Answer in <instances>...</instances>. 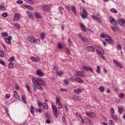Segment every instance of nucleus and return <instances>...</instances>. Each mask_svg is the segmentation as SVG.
<instances>
[{
  "mask_svg": "<svg viewBox=\"0 0 125 125\" xmlns=\"http://www.w3.org/2000/svg\"><path fill=\"white\" fill-rule=\"evenodd\" d=\"M32 81L33 83L32 87H33L35 91H37V89H42V85H43V86L45 85V83L44 81H42V80L40 78H32Z\"/></svg>",
  "mask_w": 125,
  "mask_h": 125,
  "instance_id": "1",
  "label": "nucleus"
},
{
  "mask_svg": "<svg viewBox=\"0 0 125 125\" xmlns=\"http://www.w3.org/2000/svg\"><path fill=\"white\" fill-rule=\"evenodd\" d=\"M109 21L111 24L113 25V26L111 27L112 30H113V32H116V30L118 29V23L120 24L121 26H123L122 23V24H125V20L124 19H117V21H116V20L112 17H110Z\"/></svg>",
  "mask_w": 125,
  "mask_h": 125,
  "instance_id": "2",
  "label": "nucleus"
},
{
  "mask_svg": "<svg viewBox=\"0 0 125 125\" xmlns=\"http://www.w3.org/2000/svg\"><path fill=\"white\" fill-rule=\"evenodd\" d=\"M81 69H82L81 71H77L75 73V76H77L79 78H83L84 77L85 74L87 73L88 70L91 71L92 73H94L93 70H92V68L90 66H83Z\"/></svg>",
  "mask_w": 125,
  "mask_h": 125,
  "instance_id": "3",
  "label": "nucleus"
},
{
  "mask_svg": "<svg viewBox=\"0 0 125 125\" xmlns=\"http://www.w3.org/2000/svg\"><path fill=\"white\" fill-rule=\"evenodd\" d=\"M81 16L83 18V19H86L87 18V13L86 12V10L83 8V10L81 11L80 13Z\"/></svg>",
  "mask_w": 125,
  "mask_h": 125,
  "instance_id": "4",
  "label": "nucleus"
},
{
  "mask_svg": "<svg viewBox=\"0 0 125 125\" xmlns=\"http://www.w3.org/2000/svg\"><path fill=\"white\" fill-rule=\"evenodd\" d=\"M52 108L53 109V112L55 118H58V112H57V109L56 108V105H52Z\"/></svg>",
  "mask_w": 125,
  "mask_h": 125,
  "instance_id": "5",
  "label": "nucleus"
},
{
  "mask_svg": "<svg viewBox=\"0 0 125 125\" xmlns=\"http://www.w3.org/2000/svg\"><path fill=\"white\" fill-rule=\"evenodd\" d=\"M27 40L28 42H30L32 43H35V42L36 41V38H35V37L32 35H29L27 36Z\"/></svg>",
  "mask_w": 125,
  "mask_h": 125,
  "instance_id": "6",
  "label": "nucleus"
},
{
  "mask_svg": "<svg viewBox=\"0 0 125 125\" xmlns=\"http://www.w3.org/2000/svg\"><path fill=\"white\" fill-rule=\"evenodd\" d=\"M85 114L86 116L90 117V118H95V117H96V115L95 114H94V113L91 112L90 111L86 112Z\"/></svg>",
  "mask_w": 125,
  "mask_h": 125,
  "instance_id": "7",
  "label": "nucleus"
},
{
  "mask_svg": "<svg viewBox=\"0 0 125 125\" xmlns=\"http://www.w3.org/2000/svg\"><path fill=\"white\" fill-rule=\"evenodd\" d=\"M85 49L86 51H89V52H91V51H94L95 50L94 47L92 46H86L85 47Z\"/></svg>",
  "mask_w": 125,
  "mask_h": 125,
  "instance_id": "8",
  "label": "nucleus"
},
{
  "mask_svg": "<svg viewBox=\"0 0 125 125\" xmlns=\"http://www.w3.org/2000/svg\"><path fill=\"white\" fill-rule=\"evenodd\" d=\"M42 8L44 11H47V12H48V11H50V9L49 8V7L48 5H43L42 6Z\"/></svg>",
  "mask_w": 125,
  "mask_h": 125,
  "instance_id": "9",
  "label": "nucleus"
},
{
  "mask_svg": "<svg viewBox=\"0 0 125 125\" xmlns=\"http://www.w3.org/2000/svg\"><path fill=\"white\" fill-rule=\"evenodd\" d=\"M96 52L98 55H103L104 54V51H103V49L102 48L97 49Z\"/></svg>",
  "mask_w": 125,
  "mask_h": 125,
  "instance_id": "10",
  "label": "nucleus"
},
{
  "mask_svg": "<svg viewBox=\"0 0 125 125\" xmlns=\"http://www.w3.org/2000/svg\"><path fill=\"white\" fill-rule=\"evenodd\" d=\"M79 37L80 38V40L83 42H87V39L83 36H82L81 34H79Z\"/></svg>",
  "mask_w": 125,
  "mask_h": 125,
  "instance_id": "11",
  "label": "nucleus"
},
{
  "mask_svg": "<svg viewBox=\"0 0 125 125\" xmlns=\"http://www.w3.org/2000/svg\"><path fill=\"white\" fill-rule=\"evenodd\" d=\"M20 18V14H15L14 17V21H18Z\"/></svg>",
  "mask_w": 125,
  "mask_h": 125,
  "instance_id": "12",
  "label": "nucleus"
},
{
  "mask_svg": "<svg viewBox=\"0 0 125 125\" xmlns=\"http://www.w3.org/2000/svg\"><path fill=\"white\" fill-rule=\"evenodd\" d=\"M113 63H114V64L116 65V66L119 68H123V66H122L121 63L117 62L116 60H113Z\"/></svg>",
  "mask_w": 125,
  "mask_h": 125,
  "instance_id": "13",
  "label": "nucleus"
},
{
  "mask_svg": "<svg viewBox=\"0 0 125 125\" xmlns=\"http://www.w3.org/2000/svg\"><path fill=\"white\" fill-rule=\"evenodd\" d=\"M37 74L40 77H43V73L42 72V70L41 69L37 70Z\"/></svg>",
  "mask_w": 125,
  "mask_h": 125,
  "instance_id": "14",
  "label": "nucleus"
},
{
  "mask_svg": "<svg viewBox=\"0 0 125 125\" xmlns=\"http://www.w3.org/2000/svg\"><path fill=\"white\" fill-rule=\"evenodd\" d=\"M27 14L28 16H29V18L31 19V20H34V17L33 16V15H32V13L31 12L27 11Z\"/></svg>",
  "mask_w": 125,
  "mask_h": 125,
  "instance_id": "15",
  "label": "nucleus"
},
{
  "mask_svg": "<svg viewBox=\"0 0 125 125\" xmlns=\"http://www.w3.org/2000/svg\"><path fill=\"white\" fill-rule=\"evenodd\" d=\"M25 7L29 10H33V9H34V8H33L32 6L29 5H25Z\"/></svg>",
  "mask_w": 125,
  "mask_h": 125,
  "instance_id": "16",
  "label": "nucleus"
},
{
  "mask_svg": "<svg viewBox=\"0 0 125 125\" xmlns=\"http://www.w3.org/2000/svg\"><path fill=\"white\" fill-rule=\"evenodd\" d=\"M71 9L72 11L74 13V14H76L77 13V12L76 11V6H71Z\"/></svg>",
  "mask_w": 125,
  "mask_h": 125,
  "instance_id": "17",
  "label": "nucleus"
},
{
  "mask_svg": "<svg viewBox=\"0 0 125 125\" xmlns=\"http://www.w3.org/2000/svg\"><path fill=\"white\" fill-rule=\"evenodd\" d=\"M25 2L29 3V4H34V1L32 0H24Z\"/></svg>",
  "mask_w": 125,
  "mask_h": 125,
  "instance_id": "18",
  "label": "nucleus"
},
{
  "mask_svg": "<svg viewBox=\"0 0 125 125\" xmlns=\"http://www.w3.org/2000/svg\"><path fill=\"white\" fill-rule=\"evenodd\" d=\"M8 68H9V69H12L14 67L13 62H10L8 65Z\"/></svg>",
  "mask_w": 125,
  "mask_h": 125,
  "instance_id": "19",
  "label": "nucleus"
},
{
  "mask_svg": "<svg viewBox=\"0 0 125 125\" xmlns=\"http://www.w3.org/2000/svg\"><path fill=\"white\" fill-rule=\"evenodd\" d=\"M75 80H76V82H77V83H83V80L80 78H76Z\"/></svg>",
  "mask_w": 125,
  "mask_h": 125,
  "instance_id": "20",
  "label": "nucleus"
},
{
  "mask_svg": "<svg viewBox=\"0 0 125 125\" xmlns=\"http://www.w3.org/2000/svg\"><path fill=\"white\" fill-rule=\"evenodd\" d=\"M21 99L22 100V102H23V103H24V104H27V102L26 101V97H25L24 96L22 95L21 96Z\"/></svg>",
  "mask_w": 125,
  "mask_h": 125,
  "instance_id": "21",
  "label": "nucleus"
},
{
  "mask_svg": "<svg viewBox=\"0 0 125 125\" xmlns=\"http://www.w3.org/2000/svg\"><path fill=\"white\" fill-rule=\"evenodd\" d=\"M82 92V89H77L74 90V92L75 93H77V94H79V93H81V92Z\"/></svg>",
  "mask_w": 125,
  "mask_h": 125,
  "instance_id": "22",
  "label": "nucleus"
},
{
  "mask_svg": "<svg viewBox=\"0 0 125 125\" xmlns=\"http://www.w3.org/2000/svg\"><path fill=\"white\" fill-rule=\"evenodd\" d=\"M4 41H5V42L8 43V44H11V41H10V40H9V39H7V38H5Z\"/></svg>",
  "mask_w": 125,
  "mask_h": 125,
  "instance_id": "23",
  "label": "nucleus"
},
{
  "mask_svg": "<svg viewBox=\"0 0 125 125\" xmlns=\"http://www.w3.org/2000/svg\"><path fill=\"white\" fill-rule=\"evenodd\" d=\"M80 26L83 32H85V27L83 23H80Z\"/></svg>",
  "mask_w": 125,
  "mask_h": 125,
  "instance_id": "24",
  "label": "nucleus"
},
{
  "mask_svg": "<svg viewBox=\"0 0 125 125\" xmlns=\"http://www.w3.org/2000/svg\"><path fill=\"white\" fill-rule=\"evenodd\" d=\"M35 16L39 19H41V18H42V16H41V14H40V13H39L38 12L35 13Z\"/></svg>",
  "mask_w": 125,
  "mask_h": 125,
  "instance_id": "25",
  "label": "nucleus"
},
{
  "mask_svg": "<svg viewBox=\"0 0 125 125\" xmlns=\"http://www.w3.org/2000/svg\"><path fill=\"white\" fill-rule=\"evenodd\" d=\"M99 89L100 91H101V92H104V90H105L104 87L102 86H100Z\"/></svg>",
  "mask_w": 125,
  "mask_h": 125,
  "instance_id": "26",
  "label": "nucleus"
},
{
  "mask_svg": "<svg viewBox=\"0 0 125 125\" xmlns=\"http://www.w3.org/2000/svg\"><path fill=\"white\" fill-rule=\"evenodd\" d=\"M62 74L63 72H62V71H57V74L58 75V76H59V77H62Z\"/></svg>",
  "mask_w": 125,
  "mask_h": 125,
  "instance_id": "27",
  "label": "nucleus"
},
{
  "mask_svg": "<svg viewBox=\"0 0 125 125\" xmlns=\"http://www.w3.org/2000/svg\"><path fill=\"white\" fill-rule=\"evenodd\" d=\"M1 36H2V37H4V38H6V37L8 36V34H7V33L6 32H2L1 33Z\"/></svg>",
  "mask_w": 125,
  "mask_h": 125,
  "instance_id": "28",
  "label": "nucleus"
},
{
  "mask_svg": "<svg viewBox=\"0 0 125 125\" xmlns=\"http://www.w3.org/2000/svg\"><path fill=\"white\" fill-rule=\"evenodd\" d=\"M111 117L114 121L118 120V117H117V116H116L115 115H111Z\"/></svg>",
  "mask_w": 125,
  "mask_h": 125,
  "instance_id": "29",
  "label": "nucleus"
},
{
  "mask_svg": "<svg viewBox=\"0 0 125 125\" xmlns=\"http://www.w3.org/2000/svg\"><path fill=\"white\" fill-rule=\"evenodd\" d=\"M0 9L1 10H5L6 8L4 5L0 4Z\"/></svg>",
  "mask_w": 125,
  "mask_h": 125,
  "instance_id": "30",
  "label": "nucleus"
},
{
  "mask_svg": "<svg viewBox=\"0 0 125 125\" xmlns=\"http://www.w3.org/2000/svg\"><path fill=\"white\" fill-rule=\"evenodd\" d=\"M40 37L42 40H44V38L45 37V35L43 33H42L40 34Z\"/></svg>",
  "mask_w": 125,
  "mask_h": 125,
  "instance_id": "31",
  "label": "nucleus"
},
{
  "mask_svg": "<svg viewBox=\"0 0 125 125\" xmlns=\"http://www.w3.org/2000/svg\"><path fill=\"white\" fill-rule=\"evenodd\" d=\"M118 112L120 115H122V114H123V108L119 107L118 108Z\"/></svg>",
  "mask_w": 125,
  "mask_h": 125,
  "instance_id": "32",
  "label": "nucleus"
},
{
  "mask_svg": "<svg viewBox=\"0 0 125 125\" xmlns=\"http://www.w3.org/2000/svg\"><path fill=\"white\" fill-rule=\"evenodd\" d=\"M30 113L32 114H34L35 113V111H34V106L33 105H31L30 107Z\"/></svg>",
  "mask_w": 125,
  "mask_h": 125,
  "instance_id": "33",
  "label": "nucleus"
},
{
  "mask_svg": "<svg viewBox=\"0 0 125 125\" xmlns=\"http://www.w3.org/2000/svg\"><path fill=\"white\" fill-rule=\"evenodd\" d=\"M18 95L17 94V91H15L14 92V98H16V99L18 98Z\"/></svg>",
  "mask_w": 125,
  "mask_h": 125,
  "instance_id": "34",
  "label": "nucleus"
},
{
  "mask_svg": "<svg viewBox=\"0 0 125 125\" xmlns=\"http://www.w3.org/2000/svg\"><path fill=\"white\" fill-rule=\"evenodd\" d=\"M43 107H44V109H48V106L47 105V104L44 103L42 104Z\"/></svg>",
  "mask_w": 125,
  "mask_h": 125,
  "instance_id": "35",
  "label": "nucleus"
},
{
  "mask_svg": "<svg viewBox=\"0 0 125 125\" xmlns=\"http://www.w3.org/2000/svg\"><path fill=\"white\" fill-rule=\"evenodd\" d=\"M45 117H46L47 119H48V120H50L51 119V116L50 115L48 114V113H46Z\"/></svg>",
  "mask_w": 125,
  "mask_h": 125,
  "instance_id": "36",
  "label": "nucleus"
},
{
  "mask_svg": "<svg viewBox=\"0 0 125 125\" xmlns=\"http://www.w3.org/2000/svg\"><path fill=\"white\" fill-rule=\"evenodd\" d=\"M125 97V94L124 93H121L119 95V97L120 98H123V97Z\"/></svg>",
  "mask_w": 125,
  "mask_h": 125,
  "instance_id": "37",
  "label": "nucleus"
},
{
  "mask_svg": "<svg viewBox=\"0 0 125 125\" xmlns=\"http://www.w3.org/2000/svg\"><path fill=\"white\" fill-rule=\"evenodd\" d=\"M68 45H69V46H71V45H72V41H71V39L70 38L68 39Z\"/></svg>",
  "mask_w": 125,
  "mask_h": 125,
  "instance_id": "38",
  "label": "nucleus"
},
{
  "mask_svg": "<svg viewBox=\"0 0 125 125\" xmlns=\"http://www.w3.org/2000/svg\"><path fill=\"white\" fill-rule=\"evenodd\" d=\"M96 72L98 74H100V66H97Z\"/></svg>",
  "mask_w": 125,
  "mask_h": 125,
  "instance_id": "39",
  "label": "nucleus"
},
{
  "mask_svg": "<svg viewBox=\"0 0 125 125\" xmlns=\"http://www.w3.org/2000/svg\"><path fill=\"white\" fill-rule=\"evenodd\" d=\"M31 60L33 62H38V60L34 57H31Z\"/></svg>",
  "mask_w": 125,
  "mask_h": 125,
  "instance_id": "40",
  "label": "nucleus"
},
{
  "mask_svg": "<svg viewBox=\"0 0 125 125\" xmlns=\"http://www.w3.org/2000/svg\"><path fill=\"white\" fill-rule=\"evenodd\" d=\"M111 12H113V13H117L118 11L115 8H112L110 9Z\"/></svg>",
  "mask_w": 125,
  "mask_h": 125,
  "instance_id": "41",
  "label": "nucleus"
},
{
  "mask_svg": "<svg viewBox=\"0 0 125 125\" xmlns=\"http://www.w3.org/2000/svg\"><path fill=\"white\" fill-rule=\"evenodd\" d=\"M108 41V42H109V43L112 44L113 43V40L111 39V38H109L108 39H107Z\"/></svg>",
  "mask_w": 125,
  "mask_h": 125,
  "instance_id": "42",
  "label": "nucleus"
},
{
  "mask_svg": "<svg viewBox=\"0 0 125 125\" xmlns=\"http://www.w3.org/2000/svg\"><path fill=\"white\" fill-rule=\"evenodd\" d=\"M4 56V53L2 51H0V57H3Z\"/></svg>",
  "mask_w": 125,
  "mask_h": 125,
  "instance_id": "43",
  "label": "nucleus"
},
{
  "mask_svg": "<svg viewBox=\"0 0 125 125\" xmlns=\"http://www.w3.org/2000/svg\"><path fill=\"white\" fill-rule=\"evenodd\" d=\"M92 18L94 19V20H99V17L94 15L92 16Z\"/></svg>",
  "mask_w": 125,
  "mask_h": 125,
  "instance_id": "44",
  "label": "nucleus"
},
{
  "mask_svg": "<svg viewBox=\"0 0 125 125\" xmlns=\"http://www.w3.org/2000/svg\"><path fill=\"white\" fill-rule=\"evenodd\" d=\"M35 42H36L38 44H40V43H41V40H40V39H35Z\"/></svg>",
  "mask_w": 125,
  "mask_h": 125,
  "instance_id": "45",
  "label": "nucleus"
},
{
  "mask_svg": "<svg viewBox=\"0 0 125 125\" xmlns=\"http://www.w3.org/2000/svg\"><path fill=\"white\" fill-rule=\"evenodd\" d=\"M58 108L59 109H62V108H63V105H62L61 103H59Z\"/></svg>",
  "mask_w": 125,
  "mask_h": 125,
  "instance_id": "46",
  "label": "nucleus"
},
{
  "mask_svg": "<svg viewBox=\"0 0 125 125\" xmlns=\"http://www.w3.org/2000/svg\"><path fill=\"white\" fill-rule=\"evenodd\" d=\"M17 3H18L19 4H22V3H23V1L21 0H18L17 1Z\"/></svg>",
  "mask_w": 125,
  "mask_h": 125,
  "instance_id": "47",
  "label": "nucleus"
},
{
  "mask_svg": "<svg viewBox=\"0 0 125 125\" xmlns=\"http://www.w3.org/2000/svg\"><path fill=\"white\" fill-rule=\"evenodd\" d=\"M77 117H79V118H80L83 121V118H82V116H81V114L80 113H77L76 114Z\"/></svg>",
  "mask_w": 125,
  "mask_h": 125,
  "instance_id": "48",
  "label": "nucleus"
},
{
  "mask_svg": "<svg viewBox=\"0 0 125 125\" xmlns=\"http://www.w3.org/2000/svg\"><path fill=\"white\" fill-rule=\"evenodd\" d=\"M8 15V14L6 13H3L2 14V17H7V16Z\"/></svg>",
  "mask_w": 125,
  "mask_h": 125,
  "instance_id": "49",
  "label": "nucleus"
},
{
  "mask_svg": "<svg viewBox=\"0 0 125 125\" xmlns=\"http://www.w3.org/2000/svg\"><path fill=\"white\" fill-rule=\"evenodd\" d=\"M75 99H76V100H78V101H81V100H83V98H82V97H81L77 96V98Z\"/></svg>",
  "mask_w": 125,
  "mask_h": 125,
  "instance_id": "50",
  "label": "nucleus"
},
{
  "mask_svg": "<svg viewBox=\"0 0 125 125\" xmlns=\"http://www.w3.org/2000/svg\"><path fill=\"white\" fill-rule=\"evenodd\" d=\"M0 64H1V65H3V66L5 65V63H4V61L2 60H0Z\"/></svg>",
  "mask_w": 125,
  "mask_h": 125,
  "instance_id": "51",
  "label": "nucleus"
},
{
  "mask_svg": "<svg viewBox=\"0 0 125 125\" xmlns=\"http://www.w3.org/2000/svg\"><path fill=\"white\" fill-rule=\"evenodd\" d=\"M58 47L59 48H60V49H62V48L63 47V46H62V45H61V44L59 43V44H58Z\"/></svg>",
  "mask_w": 125,
  "mask_h": 125,
  "instance_id": "52",
  "label": "nucleus"
},
{
  "mask_svg": "<svg viewBox=\"0 0 125 125\" xmlns=\"http://www.w3.org/2000/svg\"><path fill=\"white\" fill-rule=\"evenodd\" d=\"M117 49H119V50H122V46L119 44H117Z\"/></svg>",
  "mask_w": 125,
  "mask_h": 125,
  "instance_id": "53",
  "label": "nucleus"
},
{
  "mask_svg": "<svg viewBox=\"0 0 125 125\" xmlns=\"http://www.w3.org/2000/svg\"><path fill=\"white\" fill-rule=\"evenodd\" d=\"M16 28H17V29H19L20 28V25H19V23H16L15 24Z\"/></svg>",
  "mask_w": 125,
  "mask_h": 125,
  "instance_id": "54",
  "label": "nucleus"
},
{
  "mask_svg": "<svg viewBox=\"0 0 125 125\" xmlns=\"http://www.w3.org/2000/svg\"><path fill=\"white\" fill-rule=\"evenodd\" d=\"M5 97L6 98H7V99L10 98V94H7L5 95Z\"/></svg>",
  "mask_w": 125,
  "mask_h": 125,
  "instance_id": "55",
  "label": "nucleus"
},
{
  "mask_svg": "<svg viewBox=\"0 0 125 125\" xmlns=\"http://www.w3.org/2000/svg\"><path fill=\"white\" fill-rule=\"evenodd\" d=\"M61 90L63 92H67V91H68V90H67V89H64V88L61 89Z\"/></svg>",
  "mask_w": 125,
  "mask_h": 125,
  "instance_id": "56",
  "label": "nucleus"
},
{
  "mask_svg": "<svg viewBox=\"0 0 125 125\" xmlns=\"http://www.w3.org/2000/svg\"><path fill=\"white\" fill-rule=\"evenodd\" d=\"M25 87L28 89V91H31V90L30 89V87L29 86V85H28V84H27V83L26 84Z\"/></svg>",
  "mask_w": 125,
  "mask_h": 125,
  "instance_id": "57",
  "label": "nucleus"
},
{
  "mask_svg": "<svg viewBox=\"0 0 125 125\" xmlns=\"http://www.w3.org/2000/svg\"><path fill=\"white\" fill-rule=\"evenodd\" d=\"M9 61H10V62H11V61H14V57H11L9 60Z\"/></svg>",
  "mask_w": 125,
  "mask_h": 125,
  "instance_id": "58",
  "label": "nucleus"
},
{
  "mask_svg": "<svg viewBox=\"0 0 125 125\" xmlns=\"http://www.w3.org/2000/svg\"><path fill=\"white\" fill-rule=\"evenodd\" d=\"M36 111L37 112H39V113H40V114H41L42 113V109H36Z\"/></svg>",
  "mask_w": 125,
  "mask_h": 125,
  "instance_id": "59",
  "label": "nucleus"
},
{
  "mask_svg": "<svg viewBox=\"0 0 125 125\" xmlns=\"http://www.w3.org/2000/svg\"><path fill=\"white\" fill-rule=\"evenodd\" d=\"M62 121L63 123H66V119L65 118V117L63 116L62 117Z\"/></svg>",
  "mask_w": 125,
  "mask_h": 125,
  "instance_id": "60",
  "label": "nucleus"
},
{
  "mask_svg": "<svg viewBox=\"0 0 125 125\" xmlns=\"http://www.w3.org/2000/svg\"><path fill=\"white\" fill-rule=\"evenodd\" d=\"M63 83H64L65 84H69V82H68V80H64Z\"/></svg>",
  "mask_w": 125,
  "mask_h": 125,
  "instance_id": "61",
  "label": "nucleus"
},
{
  "mask_svg": "<svg viewBox=\"0 0 125 125\" xmlns=\"http://www.w3.org/2000/svg\"><path fill=\"white\" fill-rule=\"evenodd\" d=\"M109 124L110 125H114V122L112 120H109Z\"/></svg>",
  "mask_w": 125,
  "mask_h": 125,
  "instance_id": "62",
  "label": "nucleus"
},
{
  "mask_svg": "<svg viewBox=\"0 0 125 125\" xmlns=\"http://www.w3.org/2000/svg\"><path fill=\"white\" fill-rule=\"evenodd\" d=\"M67 9L69 10V11H71V7H70V5H67L66 6Z\"/></svg>",
  "mask_w": 125,
  "mask_h": 125,
  "instance_id": "63",
  "label": "nucleus"
},
{
  "mask_svg": "<svg viewBox=\"0 0 125 125\" xmlns=\"http://www.w3.org/2000/svg\"><path fill=\"white\" fill-rule=\"evenodd\" d=\"M46 123L47 124H50V119H47L46 120Z\"/></svg>",
  "mask_w": 125,
  "mask_h": 125,
  "instance_id": "64",
  "label": "nucleus"
}]
</instances>
